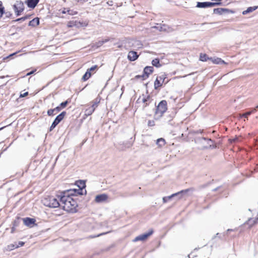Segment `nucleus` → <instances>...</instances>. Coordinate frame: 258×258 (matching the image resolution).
<instances>
[{"mask_svg": "<svg viewBox=\"0 0 258 258\" xmlns=\"http://www.w3.org/2000/svg\"><path fill=\"white\" fill-rule=\"evenodd\" d=\"M80 190V189H73L61 192L59 194V207L68 212H76L78 204L73 197L81 194Z\"/></svg>", "mask_w": 258, "mask_h": 258, "instance_id": "1", "label": "nucleus"}, {"mask_svg": "<svg viewBox=\"0 0 258 258\" xmlns=\"http://www.w3.org/2000/svg\"><path fill=\"white\" fill-rule=\"evenodd\" d=\"M43 204L50 208H57L59 207V195H57L56 197L47 196L45 197L42 200Z\"/></svg>", "mask_w": 258, "mask_h": 258, "instance_id": "2", "label": "nucleus"}, {"mask_svg": "<svg viewBox=\"0 0 258 258\" xmlns=\"http://www.w3.org/2000/svg\"><path fill=\"white\" fill-rule=\"evenodd\" d=\"M167 108L166 101L165 100H162L159 103L157 107L156 114L159 115V116H161L166 111Z\"/></svg>", "mask_w": 258, "mask_h": 258, "instance_id": "3", "label": "nucleus"}, {"mask_svg": "<svg viewBox=\"0 0 258 258\" xmlns=\"http://www.w3.org/2000/svg\"><path fill=\"white\" fill-rule=\"evenodd\" d=\"M14 9L17 16H19L24 9V4L20 1H17L13 6Z\"/></svg>", "mask_w": 258, "mask_h": 258, "instance_id": "4", "label": "nucleus"}, {"mask_svg": "<svg viewBox=\"0 0 258 258\" xmlns=\"http://www.w3.org/2000/svg\"><path fill=\"white\" fill-rule=\"evenodd\" d=\"M66 112L65 111L62 112L60 114L56 116L54 120L52 122L51 125L50 127V131H52L55 126L63 119L65 116Z\"/></svg>", "mask_w": 258, "mask_h": 258, "instance_id": "5", "label": "nucleus"}, {"mask_svg": "<svg viewBox=\"0 0 258 258\" xmlns=\"http://www.w3.org/2000/svg\"><path fill=\"white\" fill-rule=\"evenodd\" d=\"M88 25V23L86 22H80L77 21H71L68 23L67 26L68 27H75L76 28H80L81 27H86Z\"/></svg>", "mask_w": 258, "mask_h": 258, "instance_id": "6", "label": "nucleus"}, {"mask_svg": "<svg viewBox=\"0 0 258 258\" xmlns=\"http://www.w3.org/2000/svg\"><path fill=\"white\" fill-rule=\"evenodd\" d=\"M189 189H185L181 190L179 192H178L177 193L172 194V195L168 197H165L163 198V203H165L168 202L171 199V198L175 197H178V199H180L182 197V195L183 193H186Z\"/></svg>", "mask_w": 258, "mask_h": 258, "instance_id": "7", "label": "nucleus"}, {"mask_svg": "<svg viewBox=\"0 0 258 258\" xmlns=\"http://www.w3.org/2000/svg\"><path fill=\"white\" fill-rule=\"evenodd\" d=\"M221 3L220 2H198L197 7L200 8H205L208 7H213L219 5Z\"/></svg>", "mask_w": 258, "mask_h": 258, "instance_id": "8", "label": "nucleus"}, {"mask_svg": "<svg viewBox=\"0 0 258 258\" xmlns=\"http://www.w3.org/2000/svg\"><path fill=\"white\" fill-rule=\"evenodd\" d=\"M133 142L132 141H125L122 142H120L118 144L119 148L122 151H124L132 147Z\"/></svg>", "mask_w": 258, "mask_h": 258, "instance_id": "9", "label": "nucleus"}, {"mask_svg": "<svg viewBox=\"0 0 258 258\" xmlns=\"http://www.w3.org/2000/svg\"><path fill=\"white\" fill-rule=\"evenodd\" d=\"M153 233V231L151 230L147 233L137 236L133 241L134 242H137L138 241H144L146 240L150 235H151Z\"/></svg>", "mask_w": 258, "mask_h": 258, "instance_id": "10", "label": "nucleus"}, {"mask_svg": "<svg viewBox=\"0 0 258 258\" xmlns=\"http://www.w3.org/2000/svg\"><path fill=\"white\" fill-rule=\"evenodd\" d=\"M165 78L166 75L165 74H162L157 77L154 83V87L156 89L162 86V84L164 82Z\"/></svg>", "mask_w": 258, "mask_h": 258, "instance_id": "11", "label": "nucleus"}, {"mask_svg": "<svg viewBox=\"0 0 258 258\" xmlns=\"http://www.w3.org/2000/svg\"><path fill=\"white\" fill-rule=\"evenodd\" d=\"M108 198V196L106 194H103L97 195L95 199V201L96 203H102L106 202Z\"/></svg>", "mask_w": 258, "mask_h": 258, "instance_id": "12", "label": "nucleus"}, {"mask_svg": "<svg viewBox=\"0 0 258 258\" xmlns=\"http://www.w3.org/2000/svg\"><path fill=\"white\" fill-rule=\"evenodd\" d=\"M153 71V68L152 67H146L144 70V74L142 76H137V77L140 78L143 77L144 79L147 78L149 75L151 74Z\"/></svg>", "mask_w": 258, "mask_h": 258, "instance_id": "13", "label": "nucleus"}, {"mask_svg": "<svg viewBox=\"0 0 258 258\" xmlns=\"http://www.w3.org/2000/svg\"><path fill=\"white\" fill-rule=\"evenodd\" d=\"M139 57L137 52L134 51H130L127 55V58L130 61H134L136 60Z\"/></svg>", "mask_w": 258, "mask_h": 258, "instance_id": "14", "label": "nucleus"}, {"mask_svg": "<svg viewBox=\"0 0 258 258\" xmlns=\"http://www.w3.org/2000/svg\"><path fill=\"white\" fill-rule=\"evenodd\" d=\"M153 28H155L159 31L169 32L170 30V28L167 25L165 24L159 25L157 26L153 27Z\"/></svg>", "mask_w": 258, "mask_h": 258, "instance_id": "15", "label": "nucleus"}, {"mask_svg": "<svg viewBox=\"0 0 258 258\" xmlns=\"http://www.w3.org/2000/svg\"><path fill=\"white\" fill-rule=\"evenodd\" d=\"M23 222L25 225L29 227H32L35 223V220L33 218H26L23 219Z\"/></svg>", "mask_w": 258, "mask_h": 258, "instance_id": "16", "label": "nucleus"}, {"mask_svg": "<svg viewBox=\"0 0 258 258\" xmlns=\"http://www.w3.org/2000/svg\"><path fill=\"white\" fill-rule=\"evenodd\" d=\"M39 2V0H27L26 3L30 8L34 9Z\"/></svg>", "mask_w": 258, "mask_h": 258, "instance_id": "17", "label": "nucleus"}, {"mask_svg": "<svg viewBox=\"0 0 258 258\" xmlns=\"http://www.w3.org/2000/svg\"><path fill=\"white\" fill-rule=\"evenodd\" d=\"M210 60L214 63H215V64H226V62H225L223 60H222L220 58H218V57L212 58V57H211L210 58Z\"/></svg>", "mask_w": 258, "mask_h": 258, "instance_id": "18", "label": "nucleus"}, {"mask_svg": "<svg viewBox=\"0 0 258 258\" xmlns=\"http://www.w3.org/2000/svg\"><path fill=\"white\" fill-rule=\"evenodd\" d=\"M39 24V19L38 18H35L32 20L30 21L29 25L33 27H35Z\"/></svg>", "mask_w": 258, "mask_h": 258, "instance_id": "19", "label": "nucleus"}, {"mask_svg": "<svg viewBox=\"0 0 258 258\" xmlns=\"http://www.w3.org/2000/svg\"><path fill=\"white\" fill-rule=\"evenodd\" d=\"M257 8V6H254V7H248L246 10L245 11H244L242 12V14L243 15H246L247 14L249 13H251L254 11H255V10H256Z\"/></svg>", "mask_w": 258, "mask_h": 258, "instance_id": "20", "label": "nucleus"}, {"mask_svg": "<svg viewBox=\"0 0 258 258\" xmlns=\"http://www.w3.org/2000/svg\"><path fill=\"white\" fill-rule=\"evenodd\" d=\"M156 144L159 147H162L165 145V141L163 138H160L156 141Z\"/></svg>", "mask_w": 258, "mask_h": 258, "instance_id": "21", "label": "nucleus"}, {"mask_svg": "<svg viewBox=\"0 0 258 258\" xmlns=\"http://www.w3.org/2000/svg\"><path fill=\"white\" fill-rule=\"evenodd\" d=\"M100 101V99L97 98H96L92 102V106H91L92 108H93L94 110L96 109V108L98 106V104L99 103Z\"/></svg>", "mask_w": 258, "mask_h": 258, "instance_id": "22", "label": "nucleus"}, {"mask_svg": "<svg viewBox=\"0 0 258 258\" xmlns=\"http://www.w3.org/2000/svg\"><path fill=\"white\" fill-rule=\"evenodd\" d=\"M94 110H95L93 108H92L91 107H89V108L86 109L85 111V114L87 116L90 115L93 113Z\"/></svg>", "mask_w": 258, "mask_h": 258, "instance_id": "23", "label": "nucleus"}, {"mask_svg": "<svg viewBox=\"0 0 258 258\" xmlns=\"http://www.w3.org/2000/svg\"><path fill=\"white\" fill-rule=\"evenodd\" d=\"M152 64L153 66H155L157 68H159L161 67V64L160 63V61L158 58H155L152 61Z\"/></svg>", "mask_w": 258, "mask_h": 258, "instance_id": "24", "label": "nucleus"}, {"mask_svg": "<svg viewBox=\"0 0 258 258\" xmlns=\"http://www.w3.org/2000/svg\"><path fill=\"white\" fill-rule=\"evenodd\" d=\"M91 76V74L90 72H89V71H87V72H86V73L84 75V76H83L82 77V79L85 81L86 80H87L89 78H90Z\"/></svg>", "mask_w": 258, "mask_h": 258, "instance_id": "25", "label": "nucleus"}, {"mask_svg": "<svg viewBox=\"0 0 258 258\" xmlns=\"http://www.w3.org/2000/svg\"><path fill=\"white\" fill-rule=\"evenodd\" d=\"M208 59L210 60V58H209L206 54H201L200 55V60L203 61H206Z\"/></svg>", "mask_w": 258, "mask_h": 258, "instance_id": "26", "label": "nucleus"}, {"mask_svg": "<svg viewBox=\"0 0 258 258\" xmlns=\"http://www.w3.org/2000/svg\"><path fill=\"white\" fill-rule=\"evenodd\" d=\"M133 46L139 48H141L142 47L143 45L141 43V41H140L139 40H135V41H134V43H133Z\"/></svg>", "mask_w": 258, "mask_h": 258, "instance_id": "27", "label": "nucleus"}, {"mask_svg": "<svg viewBox=\"0 0 258 258\" xmlns=\"http://www.w3.org/2000/svg\"><path fill=\"white\" fill-rule=\"evenodd\" d=\"M19 247V245H16V244H11L8 245L7 248L9 250H12L15 248Z\"/></svg>", "mask_w": 258, "mask_h": 258, "instance_id": "28", "label": "nucleus"}, {"mask_svg": "<svg viewBox=\"0 0 258 258\" xmlns=\"http://www.w3.org/2000/svg\"><path fill=\"white\" fill-rule=\"evenodd\" d=\"M150 97L149 95H148L146 97H143L142 99V101L143 103H145V106H146L148 103L149 102Z\"/></svg>", "mask_w": 258, "mask_h": 258, "instance_id": "29", "label": "nucleus"}, {"mask_svg": "<svg viewBox=\"0 0 258 258\" xmlns=\"http://www.w3.org/2000/svg\"><path fill=\"white\" fill-rule=\"evenodd\" d=\"M227 11V9H222V8H218V9H215L214 10V13L221 14L222 12L226 11Z\"/></svg>", "mask_w": 258, "mask_h": 258, "instance_id": "30", "label": "nucleus"}, {"mask_svg": "<svg viewBox=\"0 0 258 258\" xmlns=\"http://www.w3.org/2000/svg\"><path fill=\"white\" fill-rule=\"evenodd\" d=\"M4 13V8L3 6V3L0 1V17H2Z\"/></svg>", "mask_w": 258, "mask_h": 258, "instance_id": "31", "label": "nucleus"}, {"mask_svg": "<svg viewBox=\"0 0 258 258\" xmlns=\"http://www.w3.org/2000/svg\"><path fill=\"white\" fill-rule=\"evenodd\" d=\"M69 103V101L68 100L63 102H62L60 104V107H61V108H64L67 105V104H68Z\"/></svg>", "mask_w": 258, "mask_h": 258, "instance_id": "32", "label": "nucleus"}, {"mask_svg": "<svg viewBox=\"0 0 258 258\" xmlns=\"http://www.w3.org/2000/svg\"><path fill=\"white\" fill-rule=\"evenodd\" d=\"M54 110L53 109H49L47 111V114L49 116H52L54 115Z\"/></svg>", "mask_w": 258, "mask_h": 258, "instance_id": "33", "label": "nucleus"}, {"mask_svg": "<svg viewBox=\"0 0 258 258\" xmlns=\"http://www.w3.org/2000/svg\"><path fill=\"white\" fill-rule=\"evenodd\" d=\"M107 41V39H105L104 40H103V41H99L98 42H97V46L98 47H99L100 46H101L102 45H103L105 42H106Z\"/></svg>", "mask_w": 258, "mask_h": 258, "instance_id": "34", "label": "nucleus"}, {"mask_svg": "<svg viewBox=\"0 0 258 258\" xmlns=\"http://www.w3.org/2000/svg\"><path fill=\"white\" fill-rule=\"evenodd\" d=\"M97 68V66L96 65H95L93 67H92L91 68H90V69H88L87 71H89V72L91 73V71H93L94 70H95Z\"/></svg>", "mask_w": 258, "mask_h": 258, "instance_id": "35", "label": "nucleus"}, {"mask_svg": "<svg viewBox=\"0 0 258 258\" xmlns=\"http://www.w3.org/2000/svg\"><path fill=\"white\" fill-rule=\"evenodd\" d=\"M67 13L70 15H74L77 14L76 12H74L72 10H67Z\"/></svg>", "mask_w": 258, "mask_h": 258, "instance_id": "36", "label": "nucleus"}, {"mask_svg": "<svg viewBox=\"0 0 258 258\" xmlns=\"http://www.w3.org/2000/svg\"><path fill=\"white\" fill-rule=\"evenodd\" d=\"M28 93L27 92H25L24 93H21L20 95V97H25L27 95H28Z\"/></svg>", "mask_w": 258, "mask_h": 258, "instance_id": "37", "label": "nucleus"}, {"mask_svg": "<svg viewBox=\"0 0 258 258\" xmlns=\"http://www.w3.org/2000/svg\"><path fill=\"white\" fill-rule=\"evenodd\" d=\"M201 140L203 141H207L208 142V144H209V142H212V140L211 139H206L205 138H202L201 139Z\"/></svg>", "mask_w": 258, "mask_h": 258, "instance_id": "38", "label": "nucleus"}, {"mask_svg": "<svg viewBox=\"0 0 258 258\" xmlns=\"http://www.w3.org/2000/svg\"><path fill=\"white\" fill-rule=\"evenodd\" d=\"M61 107L60 106H57L53 109L54 110V111L59 112L61 110Z\"/></svg>", "mask_w": 258, "mask_h": 258, "instance_id": "39", "label": "nucleus"}, {"mask_svg": "<svg viewBox=\"0 0 258 258\" xmlns=\"http://www.w3.org/2000/svg\"><path fill=\"white\" fill-rule=\"evenodd\" d=\"M154 125V121L152 120H149L148 121V125L149 126H153Z\"/></svg>", "mask_w": 258, "mask_h": 258, "instance_id": "40", "label": "nucleus"}, {"mask_svg": "<svg viewBox=\"0 0 258 258\" xmlns=\"http://www.w3.org/2000/svg\"><path fill=\"white\" fill-rule=\"evenodd\" d=\"M24 245V242L23 241H19L18 244H16V245H19V247L22 246Z\"/></svg>", "mask_w": 258, "mask_h": 258, "instance_id": "41", "label": "nucleus"}, {"mask_svg": "<svg viewBox=\"0 0 258 258\" xmlns=\"http://www.w3.org/2000/svg\"><path fill=\"white\" fill-rule=\"evenodd\" d=\"M250 114V112H247L243 115L245 117H247V116Z\"/></svg>", "mask_w": 258, "mask_h": 258, "instance_id": "42", "label": "nucleus"}, {"mask_svg": "<svg viewBox=\"0 0 258 258\" xmlns=\"http://www.w3.org/2000/svg\"><path fill=\"white\" fill-rule=\"evenodd\" d=\"M33 72H34L33 71L30 72L28 73L27 74V76H28V75H31V74H32L33 73Z\"/></svg>", "mask_w": 258, "mask_h": 258, "instance_id": "43", "label": "nucleus"}, {"mask_svg": "<svg viewBox=\"0 0 258 258\" xmlns=\"http://www.w3.org/2000/svg\"><path fill=\"white\" fill-rule=\"evenodd\" d=\"M67 12V11H66V9H64V10L62 11L63 14H66Z\"/></svg>", "mask_w": 258, "mask_h": 258, "instance_id": "44", "label": "nucleus"}, {"mask_svg": "<svg viewBox=\"0 0 258 258\" xmlns=\"http://www.w3.org/2000/svg\"><path fill=\"white\" fill-rule=\"evenodd\" d=\"M14 230H15L14 228V227H13V228H12L11 232H12V233H13V232H14Z\"/></svg>", "mask_w": 258, "mask_h": 258, "instance_id": "45", "label": "nucleus"}, {"mask_svg": "<svg viewBox=\"0 0 258 258\" xmlns=\"http://www.w3.org/2000/svg\"><path fill=\"white\" fill-rule=\"evenodd\" d=\"M24 19L23 18H20V19H18L17 20V21H19V20H24Z\"/></svg>", "mask_w": 258, "mask_h": 258, "instance_id": "46", "label": "nucleus"}, {"mask_svg": "<svg viewBox=\"0 0 258 258\" xmlns=\"http://www.w3.org/2000/svg\"><path fill=\"white\" fill-rule=\"evenodd\" d=\"M233 229H229L227 230V232L228 231H233Z\"/></svg>", "mask_w": 258, "mask_h": 258, "instance_id": "47", "label": "nucleus"}, {"mask_svg": "<svg viewBox=\"0 0 258 258\" xmlns=\"http://www.w3.org/2000/svg\"><path fill=\"white\" fill-rule=\"evenodd\" d=\"M16 53H14L11 54V55H10V56H13V55H15Z\"/></svg>", "mask_w": 258, "mask_h": 258, "instance_id": "48", "label": "nucleus"}, {"mask_svg": "<svg viewBox=\"0 0 258 258\" xmlns=\"http://www.w3.org/2000/svg\"><path fill=\"white\" fill-rule=\"evenodd\" d=\"M4 127H2L1 128H0V131L2 130Z\"/></svg>", "mask_w": 258, "mask_h": 258, "instance_id": "49", "label": "nucleus"}]
</instances>
